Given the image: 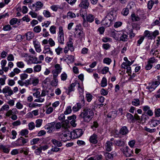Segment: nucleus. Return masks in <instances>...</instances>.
<instances>
[{"mask_svg":"<svg viewBox=\"0 0 160 160\" xmlns=\"http://www.w3.org/2000/svg\"><path fill=\"white\" fill-rule=\"evenodd\" d=\"M152 35V32L146 30L144 33V37H147L149 39H152L153 38Z\"/></svg>","mask_w":160,"mask_h":160,"instance_id":"nucleus-29","label":"nucleus"},{"mask_svg":"<svg viewBox=\"0 0 160 160\" xmlns=\"http://www.w3.org/2000/svg\"><path fill=\"white\" fill-rule=\"evenodd\" d=\"M17 66L19 68H23L25 66L23 62L22 61L18 62L16 63Z\"/></svg>","mask_w":160,"mask_h":160,"instance_id":"nucleus-55","label":"nucleus"},{"mask_svg":"<svg viewBox=\"0 0 160 160\" xmlns=\"http://www.w3.org/2000/svg\"><path fill=\"white\" fill-rule=\"evenodd\" d=\"M66 45V46L70 48V50L71 51H74V48L73 47V42H72V39H70L69 41L67 42Z\"/></svg>","mask_w":160,"mask_h":160,"instance_id":"nucleus-28","label":"nucleus"},{"mask_svg":"<svg viewBox=\"0 0 160 160\" xmlns=\"http://www.w3.org/2000/svg\"><path fill=\"white\" fill-rule=\"evenodd\" d=\"M112 142L110 141H107L105 144L106 150L108 151H111L112 149Z\"/></svg>","mask_w":160,"mask_h":160,"instance_id":"nucleus-25","label":"nucleus"},{"mask_svg":"<svg viewBox=\"0 0 160 160\" xmlns=\"http://www.w3.org/2000/svg\"><path fill=\"white\" fill-rule=\"evenodd\" d=\"M157 62V59H155V58L153 57L150 58L148 60V62L149 63L151 64L154 63L156 62Z\"/></svg>","mask_w":160,"mask_h":160,"instance_id":"nucleus-56","label":"nucleus"},{"mask_svg":"<svg viewBox=\"0 0 160 160\" xmlns=\"http://www.w3.org/2000/svg\"><path fill=\"white\" fill-rule=\"evenodd\" d=\"M10 108L9 106L8 105L5 104L3 105L0 109V111H7Z\"/></svg>","mask_w":160,"mask_h":160,"instance_id":"nucleus-39","label":"nucleus"},{"mask_svg":"<svg viewBox=\"0 0 160 160\" xmlns=\"http://www.w3.org/2000/svg\"><path fill=\"white\" fill-rule=\"evenodd\" d=\"M6 79L7 77L5 75L2 76V78H0V85L3 86L5 84Z\"/></svg>","mask_w":160,"mask_h":160,"instance_id":"nucleus-42","label":"nucleus"},{"mask_svg":"<svg viewBox=\"0 0 160 160\" xmlns=\"http://www.w3.org/2000/svg\"><path fill=\"white\" fill-rule=\"evenodd\" d=\"M76 31H77L78 32H79L78 33L79 37L81 40H82L83 38L85 37V34L84 33L83 31L80 30L79 29H78L77 28H76Z\"/></svg>","mask_w":160,"mask_h":160,"instance_id":"nucleus-34","label":"nucleus"},{"mask_svg":"<svg viewBox=\"0 0 160 160\" xmlns=\"http://www.w3.org/2000/svg\"><path fill=\"white\" fill-rule=\"evenodd\" d=\"M132 104L135 106H138L140 105V101L138 99H134L132 102Z\"/></svg>","mask_w":160,"mask_h":160,"instance_id":"nucleus-37","label":"nucleus"},{"mask_svg":"<svg viewBox=\"0 0 160 160\" xmlns=\"http://www.w3.org/2000/svg\"><path fill=\"white\" fill-rule=\"evenodd\" d=\"M126 117L127 119L129 120H130L132 122H134V116L131 113H128L126 115Z\"/></svg>","mask_w":160,"mask_h":160,"instance_id":"nucleus-48","label":"nucleus"},{"mask_svg":"<svg viewBox=\"0 0 160 160\" xmlns=\"http://www.w3.org/2000/svg\"><path fill=\"white\" fill-rule=\"evenodd\" d=\"M60 77L62 81H65L67 78V74L65 72H63L61 74Z\"/></svg>","mask_w":160,"mask_h":160,"instance_id":"nucleus-50","label":"nucleus"},{"mask_svg":"<svg viewBox=\"0 0 160 160\" xmlns=\"http://www.w3.org/2000/svg\"><path fill=\"white\" fill-rule=\"evenodd\" d=\"M133 153V151H131L130 152L129 151H124V154L127 157H129L131 156Z\"/></svg>","mask_w":160,"mask_h":160,"instance_id":"nucleus-61","label":"nucleus"},{"mask_svg":"<svg viewBox=\"0 0 160 160\" xmlns=\"http://www.w3.org/2000/svg\"><path fill=\"white\" fill-rule=\"evenodd\" d=\"M107 85V80L106 78L103 77L102 79L101 83V86L104 87Z\"/></svg>","mask_w":160,"mask_h":160,"instance_id":"nucleus-47","label":"nucleus"},{"mask_svg":"<svg viewBox=\"0 0 160 160\" xmlns=\"http://www.w3.org/2000/svg\"><path fill=\"white\" fill-rule=\"evenodd\" d=\"M28 141V139L20 137L16 141L13 142L12 144L15 147L23 146Z\"/></svg>","mask_w":160,"mask_h":160,"instance_id":"nucleus-3","label":"nucleus"},{"mask_svg":"<svg viewBox=\"0 0 160 160\" xmlns=\"http://www.w3.org/2000/svg\"><path fill=\"white\" fill-rule=\"evenodd\" d=\"M71 107L70 106H68L65 111L64 112V114L67 115L70 113L72 112Z\"/></svg>","mask_w":160,"mask_h":160,"instance_id":"nucleus-57","label":"nucleus"},{"mask_svg":"<svg viewBox=\"0 0 160 160\" xmlns=\"http://www.w3.org/2000/svg\"><path fill=\"white\" fill-rule=\"evenodd\" d=\"M76 16V14L74 13L71 11L68 12L67 15V18L69 19L75 18Z\"/></svg>","mask_w":160,"mask_h":160,"instance_id":"nucleus-38","label":"nucleus"},{"mask_svg":"<svg viewBox=\"0 0 160 160\" xmlns=\"http://www.w3.org/2000/svg\"><path fill=\"white\" fill-rule=\"evenodd\" d=\"M77 83L76 82L72 83L68 87V94H69V93L71 92L74 91L75 90V87L76 86Z\"/></svg>","mask_w":160,"mask_h":160,"instance_id":"nucleus-32","label":"nucleus"},{"mask_svg":"<svg viewBox=\"0 0 160 160\" xmlns=\"http://www.w3.org/2000/svg\"><path fill=\"white\" fill-rule=\"evenodd\" d=\"M42 120L41 119H38L36 120L35 123L36 124L35 126L37 128L40 127L42 123Z\"/></svg>","mask_w":160,"mask_h":160,"instance_id":"nucleus-49","label":"nucleus"},{"mask_svg":"<svg viewBox=\"0 0 160 160\" xmlns=\"http://www.w3.org/2000/svg\"><path fill=\"white\" fill-rule=\"evenodd\" d=\"M49 30L52 34H55L56 33V27L54 26H52L50 27Z\"/></svg>","mask_w":160,"mask_h":160,"instance_id":"nucleus-54","label":"nucleus"},{"mask_svg":"<svg viewBox=\"0 0 160 160\" xmlns=\"http://www.w3.org/2000/svg\"><path fill=\"white\" fill-rule=\"evenodd\" d=\"M94 115L93 110L90 108H84L82 111L79 116L83 119L84 122H89Z\"/></svg>","mask_w":160,"mask_h":160,"instance_id":"nucleus-2","label":"nucleus"},{"mask_svg":"<svg viewBox=\"0 0 160 160\" xmlns=\"http://www.w3.org/2000/svg\"><path fill=\"white\" fill-rule=\"evenodd\" d=\"M89 141L90 142L93 144H96L98 142V136L97 134L93 133L90 137Z\"/></svg>","mask_w":160,"mask_h":160,"instance_id":"nucleus-15","label":"nucleus"},{"mask_svg":"<svg viewBox=\"0 0 160 160\" xmlns=\"http://www.w3.org/2000/svg\"><path fill=\"white\" fill-rule=\"evenodd\" d=\"M31 83L30 84L32 85L33 86H36L39 83V79L37 77H34L30 78Z\"/></svg>","mask_w":160,"mask_h":160,"instance_id":"nucleus-22","label":"nucleus"},{"mask_svg":"<svg viewBox=\"0 0 160 160\" xmlns=\"http://www.w3.org/2000/svg\"><path fill=\"white\" fill-rule=\"evenodd\" d=\"M131 16L133 21H138L140 20V18L138 16L135 15L134 14H132Z\"/></svg>","mask_w":160,"mask_h":160,"instance_id":"nucleus-45","label":"nucleus"},{"mask_svg":"<svg viewBox=\"0 0 160 160\" xmlns=\"http://www.w3.org/2000/svg\"><path fill=\"white\" fill-rule=\"evenodd\" d=\"M121 31L118 32L115 31L112 32V37L116 40H118L120 36V32Z\"/></svg>","mask_w":160,"mask_h":160,"instance_id":"nucleus-26","label":"nucleus"},{"mask_svg":"<svg viewBox=\"0 0 160 160\" xmlns=\"http://www.w3.org/2000/svg\"><path fill=\"white\" fill-rule=\"evenodd\" d=\"M2 93H8V95L11 96L13 94V92L11 88L8 86H6L2 89Z\"/></svg>","mask_w":160,"mask_h":160,"instance_id":"nucleus-10","label":"nucleus"},{"mask_svg":"<svg viewBox=\"0 0 160 160\" xmlns=\"http://www.w3.org/2000/svg\"><path fill=\"white\" fill-rule=\"evenodd\" d=\"M41 28L40 26H37L33 28V31L36 33H39L41 31Z\"/></svg>","mask_w":160,"mask_h":160,"instance_id":"nucleus-52","label":"nucleus"},{"mask_svg":"<svg viewBox=\"0 0 160 160\" xmlns=\"http://www.w3.org/2000/svg\"><path fill=\"white\" fill-rule=\"evenodd\" d=\"M119 40L123 42L127 41L128 40V34L127 32L121 31L120 32Z\"/></svg>","mask_w":160,"mask_h":160,"instance_id":"nucleus-9","label":"nucleus"},{"mask_svg":"<svg viewBox=\"0 0 160 160\" xmlns=\"http://www.w3.org/2000/svg\"><path fill=\"white\" fill-rule=\"evenodd\" d=\"M149 118L148 115L143 113L141 117V122L143 121L145 122L146 121H148Z\"/></svg>","mask_w":160,"mask_h":160,"instance_id":"nucleus-41","label":"nucleus"},{"mask_svg":"<svg viewBox=\"0 0 160 160\" xmlns=\"http://www.w3.org/2000/svg\"><path fill=\"white\" fill-rule=\"evenodd\" d=\"M55 122H52L47 124L45 126V128L48 130V133H51L55 130Z\"/></svg>","mask_w":160,"mask_h":160,"instance_id":"nucleus-5","label":"nucleus"},{"mask_svg":"<svg viewBox=\"0 0 160 160\" xmlns=\"http://www.w3.org/2000/svg\"><path fill=\"white\" fill-rule=\"evenodd\" d=\"M151 127H155L160 124V119L153 118L149 122Z\"/></svg>","mask_w":160,"mask_h":160,"instance_id":"nucleus-13","label":"nucleus"},{"mask_svg":"<svg viewBox=\"0 0 160 160\" xmlns=\"http://www.w3.org/2000/svg\"><path fill=\"white\" fill-rule=\"evenodd\" d=\"M95 17L91 14H89L86 16L87 21L90 23L92 22L94 20Z\"/></svg>","mask_w":160,"mask_h":160,"instance_id":"nucleus-30","label":"nucleus"},{"mask_svg":"<svg viewBox=\"0 0 160 160\" xmlns=\"http://www.w3.org/2000/svg\"><path fill=\"white\" fill-rule=\"evenodd\" d=\"M129 9L128 8H124L122 11V13L124 16H127L128 14Z\"/></svg>","mask_w":160,"mask_h":160,"instance_id":"nucleus-62","label":"nucleus"},{"mask_svg":"<svg viewBox=\"0 0 160 160\" xmlns=\"http://www.w3.org/2000/svg\"><path fill=\"white\" fill-rule=\"evenodd\" d=\"M112 60L111 59L109 58H105L103 60V63L109 65L112 62Z\"/></svg>","mask_w":160,"mask_h":160,"instance_id":"nucleus-43","label":"nucleus"},{"mask_svg":"<svg viewBox=\"0 0 160 160\" xmlns=\"http://www.w3.org/2000/svg\"><path fill=\"white\" fill-rule=\"evenodd\" d=\"M28 127H29V130H32L35 128V124L33 122H30L28 124Z\"/></svg>","mask_w":160,"mask_h":160,"instance_id":"nucleus-60","label":"nucleus"},{"mask_svg":"<svg viewBox=\"0 0 160 160\" xmlns=\"http://www.w3.org/2000/svg\"><path fill=\"white\" fill-rule=\"evenodd\" d=\"M58 76L52 75L53 79L51 82V85L53 87L57 86L58 84Z\"/></svg>","mask_w":160,"mask_h":160,"instance_id":"nucleus-16","label":"nucleus"},{"mask_svg":"<svg viewBox=\"0 0 160 160\" xmlns=\"http://www.w3.org/2000/svg\"><path fill=\"white\" fill-rule=\"evenodd\" d=\"M93 96L90 93H87L86 95V98L87 101L90 102L92 99Z\"/></svg>","mask_w":160,"mask_h":160,"instance_id":"nucleus-51","label":"nucleus"},{"mask_svg":"<svg viewBox=\"0 0 160 160\" xmlns=\"http://www.w3.org/2000/svg\"><path fill=\"white\" fill-rule=\"evenodd\" d=\"M158 3V0H150L148 1L147 4L148 8L150 10H151L154 4L157 5Z\"/></svg>","mask_w":160,"mask_h":160,"instance_id":"nucleus-12","label":"nucleus"},{"mask_svg":"<svg viewBox=\"0 0 160 160\" xmlns=\"http://www.w3.org/2000/svg\"><path fill=\"white\" fill-rule=\"evenodd\" d=\"M0 148L5 153H8L9 152V149L5 146L2 145H1Z\"/></svg>","mask_w":160,"mask_h":160,"instance_id":"nucleus-44","label":"nucleus"},{"mask_svg":"<svg viewBox=\"0 0 160 160\" xmlns=\"http://www.w3.org/2000/svg\"><path fill=\"white\" fill-rule=\"evenodd\" d=\"M18 111L16 108H13L12 110H9L7 111L5 115L6 117H9L13 114H18Z\"/></svg>","mask_w":160,"mask_h":160,"instance_id":"nucleus-14","label":"nucleus"},{"mask_svg":"<svg viewBox=\"0 0 160 160\" xmlns=\"http://www.w3.org/2000/svg\"><path fill=\"white\" fill-rule=\"evenodd\" d=\"M83 134L82 130L81 129H76L72 132L71 134H67L65 132L62 133L60 136L61 141L63 142H66L71 139L70 135L73 136V138H78L81 137Z\"/></svg>","mask_w":160,"mask_h":160,"instance_id":"nucleus-1","label":"nucleus"},{"mask_svg":"<svg viewBox=\"0 0 160 160\" xmlns=\"http://www.w3.org/2000/svg\"><path fill=\"white\" fill-rule=\"evenodd\" d=\"M34 36V33L31 32H28L26 34L27 40H29L32 39Z\"/></svg>","mask_w":160,"mask_h":160,"instance_id":"nucleus-31","label":"nucleus"},{"mask_svg":"<svg viewBox=\"0 0 160 160\" xmlns=\"http://www.w3.org/2000/svg\"><path fill=\"white\" fill-rule=\"evenodd\" d=\"M33 68L34 73L39 72L41 70L42 66L41 65L37 64L34 66Z\"/></svg>","mask_w":160,"mask_h":160,"instance_id":"nucleus-33","label":"nucleus"},{"mask_svg":"<svg viewBox=\"0 0 160 160\" xmlns=\"http://www.w3.org/2000/svg\"><path fill=\"white\" fill-rule=\"evenodd\" d=\"M105 157L107 160L112 159L113 158V155L109 153H106Z\"/></svg>","mask_w":160,"mask_h":160,"instance_id":"nucleus-58","label":"nucleus"},{"mask_svg":"<svg viewBox=\"0 0 160 160\" xmlns=\"http://www.w3.org/2000/svg\"><path fill=\"white\" fill-rule=\"evenodd\" d=\"M59 31L58 33V41L59 43L61 45L64 44V38L63 28L62 27H59Z\"/></svg>","mask_w":160,"mask_h":160,"instance_id":"nucleus-4","label":"nucleus"},{"mask_svg":"<svg viewBox=\"0 0 160 160\" xmlns=\"http://www.w3.org/2000/svg\"><path fill=\"white\" fill-rule=\"evenodd\" d=\"M109 71V68L108 67H104L102 70L101 73L103 74H106Z\"/></svg>","mask_w":160,"mask_h":160,"instance_id":"nucleus-53","label":"nucleus"},{"mask_svg":"<svg viewBox=\"0 0 160 160\" xmlns=\"http://www.w3.org/2000/svg\"><path fill=\"white\" fill-rule=\"evenodd\" d=\"M55 69L52 71V75H55L58 76V75L62 71V68L61 66L58 64L55 65Z\"/></svg>","mask_w":160,"mask_h":160,"instance_id":"nucleus-7","label":"nucleus"},{"mask_svg":"<svg viewBox=\"0 0 160 160\" xmlns=\"http://www.w3.org/2000/svg\"><path fill=\"white\" fill-rule=\"evenodd\" d=\"M51 141L55 146L59 147H62V142L60 141H58L56 139H52Z\"/></svg>","mask_w":160,"mask_h":160,"instance_id":"nucleus-21","label":"nucleus"},{"mask_svg":"<svg viewBox=\"0 0 160 160\" xmlns=\"http://www.w3.org/2000/svg\"><path fill=\"white\" fill-rule=\"evenodd\" d=\"M112 22L106 17L102 20V24L107 27H109Z\"/></svg>","mask_w":160,"mask_h":160,"instance_id":"nucleus-17","label":"nucleus"},{"mask_svg":"<svg viewBox=\"0 0 160 160\" xmlns=\"http://www.w3.org/2000/svg\"><path fill=\"white\" fill-rule=\"evenodd\" d=\"M21 72V70L18 68H14L12 71L9 74L8 76L10 77H13L16 74H18Z\"/></svg>","mask_w":160,"mask_h":160,"instance_id":"nucleus-19","label":"nucleus"},{"mask_svg":"<svg viewBox=\"0 0 160 160\" xmlns=\"http://www.w3.org/2000/svg\"><path fill=\"white\" fill-rule=\"evenodd\" d=\"M63 51V48L61 47L60 46H58L55 49V52H56L57 55H60L62 53Z\"/></svg>","mask_w":160,"mask_h":160,"instance_id":"nucleus-36","label":"nucleus"},{"mask_svg":"<svg viewBox=\"0 0 160 160\" xmlns=\"http://www.w3.org/2000/svg\"><path fill=\"white\" fill-rule=\"evenodd\" d=\"M43 13L45 17L49 18L51 16V14L50 12H49L48 11L44 10Z\"/></svg>","mask_w":160,"mask_h":160,"instance_id":"nucleus-63","label":"nucleus"},{"mask_svg":"<svg viewBox=\"0 0 160 160\" xmlns=\"http://www.w3.org/2000/svg\"><path fill=\"white\" fill-rule=\"evenodd\" d=\"M98 126V122H93V124L91 126V128L93 130H96V129L97 128Z\"/></svg>","mask_w":160,"mask_h":160,"instance_id":"nucleus-64","label":"nucleus"},{"mask_svg":"<svg viewBox=\"0 0 160 160\" xmlns=\"http://www.w3.org/2000/svg\"><path fill=\"white\" fill-rule=\"evenodd\" d=\"M39 138H34L31 140L30 142L31 144L32 145L36 144L39 141Z\"/></svg>","mask_w":160,"mask_h":160,"instance_id":"nucleus-59","label":"nucleus"},{"mask_svg":"<svg viewBox=\"0 0 160 160\" xmlns=\"http://www.w3.org/2000/svg\"><path fill=\"white\" fill-rule=\"evenodd\" d=\"M114 13V12L113 11H111L108 13L107 15L105 17L110 19L111 21L112 22L113 19L114 18V15H115Z\"/></svg>","mask_w":160,"mask_h":160,"instance_id":"nucleus-27","label":"nucleus"},{"mask_svg":"<svg viewBox=\"0 0 160 160\" xmlns=\"http://www.w3.org/2000/svg\"><path fill=\"white\" fill-rule=\"evenodd\" d=\"M142 109L144 111L143 113L147 114L149 116H152L153 115V112L149 106H144L142 107Z\"/></svg>","mask_w":160,"mask_h":160,"instance_id":"nucleus-8","label":"nucleus"},{"mask_svg":"<svg viewBox=\"0 0 160 160\" xmlns=\"http://www.w3.org/2000/svg\"><path fill=\"white\" fill-rule=\"evenodd\" d=\"M117 115L115 111H112L109 112L107 115V117L114 119L115 118Z\"/></svg>","mask_w":160,"mask_h":160,"instance_id":"nucleus-40","label":"nucleus"},{"mask_svg":"<svg viewBox=\"0 0 160 160\" xmlns=\"http://www.w3.org/2000/svg\"><path fill=\"white\" fill-rule=\"evenodd\" d=\"M31 57L32 59V64H37L41 63L42 62L41 61H38V58L36 57H31V56H29Z\"/></svg>","mask_w":160,"mask_h":160,"instance_id":"nucleus-35","label":"nucleus"},{"mask_svg":"<svg viewBox=\"0 0 160 160\" xmlns=\"http://www.w3.org/2000/svg\"><path fill=\"white\" fill-rule=\"evenodd\" d=\"M33 42L36 52H40L42 51L40 43L37 40L33 41Z\"/></svg>","mask_w":160,"mask_h":160,"instance_id":"nucleus-11","label":"nucleus"},{"mask_svg":"<svg viewBox=\"0 0 160 160\" xmlns=\"http://www.w3.org/2000/svg\"><path fill=\"white\" fill-rule=\"evenodd\" d=\"M124 142L123 140L118 139L114 141V144L115 146H122L124 145Z\"/></svg>","mask_w":160,"mask_h":160,"instance_id":"nucleus-23","label":"nucleus"},{"mask_svg":"<svg viewBox=\"0 0 160 160\" xmlns=\"http://www.w3.org/2000/svg\"><path fill=\"white\" fill-rule=\"evenodd\" d=\"M89 4L88 0H82V2L79 4L80 7L83 8H87Z\"/></svg>","mask_w":160,"mask_h":160,"instance_id":"nucleus-18","label":"nucleus"},{"mask_svg":"<svg viewBox=\"0 0 160 160\" xmlns=\"http://www.w3.org/2000/svg\"><path fill=\"white\" fill-rule=\"evenodd\" d=\"M158 85H156V83L154 82H153L150 85H149L148 87H147L146 88L148 89L150 92H151L153 91Z\"/></svg>","mask_w":160,"mask_h":160,"instance_id":"nucleus-24","label":"nucleus"},{"mask_svg":"<svg viewBox=\"0 0 160 160\" xmlns=\"http://www.w3.org/2000/svg\"><path fill=\"white\" fill-rule=\"evenodd\" d=\"M43 6V4L41 2H38L33 4L31 8V9L35 11H37L41 9Z\"/></svg>","mask_w":160,"mask_h":160,"instance_id":"nucleus-6","label":"nucleus"},{"mask_svg":"<svg viewBox=\"0 0 160 160\" xmlns=\"http://www.w3.org/2000/svg\"><path fill=\"white\" fill-rule=\"evenodd\" d=\"M128 130L126 126H123L122 127L119 131V133L122 135L127 134L128 132Z\"/></svg>","mask_w":160,"mask_h":160,"instance_id":"nucleus-20","label":"nucleus"},{"mask_svg":"<svg viewBox=\"0 0 160 160\" xmlns=\"http://www.w3.org/2000/svg\"><path fill=\"white\" fill-rule=\"evenodd\" d=\"M42 104H38L35 102L30 103L29 104V107L30 108H35L37 107H40Z\"/></svg>","mask_w":160,"mask_h":160,"instance_id":"nucleus-46","label":"nucleus"}]
</instances>
